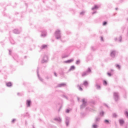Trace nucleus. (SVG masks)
I'll use <instances>...</instances> for the list:
<instances>
[{
	"instance_id": "nucleus-34",
	"label": "nucleus",
	"mask_w": 128,
	"mask_h": 128,
	"mask_svg": "<svg viewBox=\"0 0 128 128\" xmlns=\"http://www.w3.org/2000/svg\"><path fill=\"white\" fill-rule=\"evenodd\" d=\"M104 122H105V124H108L110 122L108 121V120H104Z\"/></svg>"
},
{
	"instance_id": "nucleus-37",
	"label": "nucleus",
	"mask_w": 128,
	"mask_h": 128,
	"mask_svg": "<svg viewBox=\"0 0 128 128\" xmlns=\"http://www.w3.org/2000/svg\"><path fill=\"white\" fill-rule=\"evenodd\" d=\"M106 24H108V22H103V26H106Z\"/></svg>"
},
{
	"instance_id": "nucleus-38",
	"label": "nucleus",
	"mask_w": 128,
	"mask_h": 128,
	"mask_svg": "<svg viewBox=\"0 0 128 128\" xmlns=\"http://www.w3.org/2000/svg\"><path fill=\"white\" fill-rule=\"evenodd\" d=\"M100 40L102 42H104V38H102V36L100 37Z\"/></svg>"
},
{
	"instance_id": "nucleus-19",
	"label": "nucleus",
	"mask_w": 128,
	"mask_h": 128,
	"mask_svg": "<svg viewBox=\"0 0 128 128\" xmlns=\"http://www.w3.org/2000/svg\"><path fill=\"white\" fill-rule=\"evenodd\" d=\"M84 86H88V82L87 81H84Z\"/></svg>"
},
{
	"instance_id": "nucleus-27",
	"label": "nucleus",
	"mask_w": 128,
	"mask_h": 128,
	"mask_svg": "<svg viewBox=\"0 0 128 128\" xmlns=\"http://www.w3.org/2000/svg\"><path fill=\"white\" fill-rule=\"evenodd\" d=\"M124 114L126 116V118H128V111H126L124 112Z\"/></svg>"
},
{
	"instance_id": "nucleus-29",
	"label": "nucleus",
	"mask_w": 128,
	"mask_h": 128,
	"mask_svg": "<svg viewBox=\"0 0 128 128\" xmlns=\"http://www.w3.org/2000/svg\"><path fill=\"white\" fill-rule=\"evenodd\" d=\"M116 68H118V70H120V66L118 64H116Z\"/></svg>"
},
{
	"instance_id": "nucleus-23",
	"label": "nucleus",
	"mask_w": 128,
	"mask_h": 128,
	"mask_svg": "<svg viewBox=\"0 0 128 128\" xmlns=\"http://www.w3.org/2000/svg\"><path fill=\"white\" fill-rule=\"evenodd\" d=\"M6 86H8V87L12 86V82H9L6 83Z\"/></svg>"
},
{
	"instance_id": "nucleus-17",
	"label": "nucleus",
	"mask_w": 128,
	"mask_h": 128,
	"mask_svg": "<svg viewBox=\"0 0 128 128\" xmlns=\"http://www.w3.org/2000/svg\"><path fill=\"white\" fill-rule=\"evenodd\" d=\"M75 68H76V67L74 66H70L69 70L70 72V70H74Z\"/></svg>"
},
{
	"instance_id": "nucleus-41",
	"label": "nucleus",
	"mask_w": 128,
	"mask_h": 128,
	"mask_svg": "<svg viewBox=\"0 0 128 128\" xmlns=\"http://www.w3.org/2000/svg\"><path fill=\"white\" fill-rule=\"evenodd\" d=\"M108 75L109 76H112V74L110 73H108Z\"/></svg>"
},
{
	"instance_id": "nucleus-2",
	"label": "nucleus",
	"mask_w": 128,
	"mask_h": 128,
	"mask_svg": "<svg viewBox=\"0 0 128 128\" xmlns=\"http://www.w3.org/2000/svg\"><path fill=\"white\" fill-rule=\"evenodd\" d=\"M114 98L116 102H118V100H120V95L118 94V92H114Z\"/></svg>"
},
{
	"instance_id": "nucleus-45",
	"label": "nucleus",
	"mask_w": 128,
	"mask_h": 128,
	"mask_svg": "<svg viewBox=\"0 0 128 128\" xmlns=\"http://www.w3.org/2000/svg\"><path fill=\"white\" fill-rule=\"evenodd\" d=\"M114 40H115L116 42V40H118V38H114Z\"/></svg>"
},
{
	"instance_id": "nucleus-25",
	"label": "nucleus",
	"mask_w": 128,
	"mask_h": 128,
	"mask_svg": "<svg viewBox=\"0 0 128 128\" xmlns=\"http://www.w3.org/2000/svg\"><path fill=\"white\" fill-rule=\"evenodd\" d=\"M47 46L44 44L40 48L41 50H44V48H46Z\"/></svg>"
},
{
	"instance_id": "nucleus-13",
	"label": "nucleus",
	"mask_w": 128,
	"mask_h": 128,
	"mask_svg": "<svg viewBox=\"0 0 128 128\" xmlns=\"http://www.w3.org/2000/svg\"><path fill=\"white\" fill-rule=\"evenodd\" d=\"M74 58L69 60H67L66 61H64V62L65 64H70V62H74Z\"/></svg>"
},
{
	"instance_id": "nucleus-43",
	"label": "nucleus",
	"mask_w": 128,
	"mask_h": 128,
	"mask_svg": "<svg viewBox=\"0 0 128 128\" xmlns=\"http://www.w3.org/2000/svg\"><path fill=\"white\" fill-rule=\"evenodd\" d=\"M96 14V12H94L92 13V14Z\"/></svg>"
},
{
	"instance_id": "nucleus-46",
	"label": "nucleus",
	"mask_w": 128,
	"mask_h": 128,
	"mask_svg": "<svg viewBox=\"0 0 128 128\" xmlns=\"http://www.w3.org/2000/svg\"><path fill=\"white\" fill-rule=\"evenodd\" d=\"M92 50H94V47H92Z\"/></svg>"
},
{
	"instance_id": "nucleus-48",
	"label": "nucleus",
	"mask_w": 128,
	"mask_h": 128,
	"mask_svg": "<svg viewBox=\"0 0 128 128\" xmlns=\"http://www.w3.org/2000/svg\"><path fill=\"white\" fill-rule=\"evenodd\" d=\"M46 78L47 80H48V76L46 77Z\"/></svg>"
},
{
	"instance_id": "nucleus-21",
	"label": "nucleus",
	"mask_w": 128,
	"mask_h": 128,
	"mask_svg": "<svg viewBox=\"0 0 128 128\" xmlns=\"http://www.w3.org/2000/svg\"><path fill=\"white\" fill-rule=\"evenodd\" d=\"M104 112L103 111H102L100 112V116H104Z\"/></svg>"
},
{
	"instance_id": "nucleus-52",
	"label": "nucleus",
	"mask_w": 128,
	"mask_h": 128,
	"mask_svg": "<svg viewBox=\"0 0 128 128\" xmlns=\"http://www.w3.org/2000/svg\"><path fill=\"white\" fill-rule=\"evenodd\" d=\"M127 20H128V18H127Z\"/></svg>"
},
{
	"instance_id": "nucleus-20",
	"label": "nucleus",
	"mask_w": 128,
	"mask_h": 128,
	"mask_svg": "<svg viewBox=\"0 0 128 128\" xmlns=\"http://www.w3.org/2000/svg\"><path fill=\"white\" fill-rule=\"evenodd\" d=\"M58 106H59L60 108L58 110V112H60V109L62 108V104H58Z\"/></svg>"
},
{
	"instance_id": "nucleus-24",
	"label": "nucleus",
	"mask_w": 128,
	"mask_h": 128,
	"mask_svg": "<svg viewBox=\"0 0 128 128\" xmlns=\"http://www.w3.org/2000/svg\"><path fill=\"white\" fill-rule=\"evenodd\" d=\"M96 86L97 90H100V86L97 83H96Z\"/></svg>"
},
{
	"instance_id": "nucleus-12",
	"label": "nucleus",
	"mask_w": 128,
	"mask_h": 128,
	"mask_svg": "<svg viewBox=\"0 0 128 128\" xmlns=\"http://www.w3.org/2000/svg\"><path fill=\"white\" fill-rule=\"evenodd\" d=\"M54 120L57 122H62V118L60 117H57L54 119Z\"/></svg>"
},
{
	"instance_id": "nucleus-10",
	"label": "nucleus",
	"mask_w": 128,
	"mask_h": 128,
	"mask_svg": "<svg viewBox=\"0 0 128 128\" xmlns=\"http://www.w3.org/2000/svg\"><path fill=\"white\" fill-rule=\"evenodd\" d=\"M30 104H32V101H30V100H26V104L27 108H30Z\"/></svg>"
},
{
	"instance_id": "nucleus-8",
	"label": "nucleus",
	"mask_w": 128,
	"mask_h": 128,
	"mask_svg": "<svg viewBox=\"0 0 128 128\" xmlns=\"http://www.w3.org/2000/svg\"><path fill=\"white\" fill-rule=\"evenodd\" d=\"M66 86V83H61L57 85V88H64Z\"/></svg>"
},
{
	"instance_id": "nucleus-31",
	"label": "nucleus",
	"mask_w": 128,
	"mask_h": 128,
	"mask_svg": "<svg viewBox=\"0 0 128 128\" xmlns=\"http://www.w3.org/2000/svg\"><path fill=\"white\" fill-rule=\"evenodd\" d=\"M80 64V60H77L76 62V64Z\"/></svg>"
},
{
	"instance_id": "nucleus-49",
	"label": "nucleus",
	"mask_w": 128,
	"mask_h": 128,
	"mask_svg": "<svg viewBox=\"0 0 128 128\" xmlns=\"http://www.w3.org/2000/svg\"><path fill=\"white\" fill-rule=\"evenodd\" d=\"M18 96H20V93H18Z\"/></svg>"
},
{
	"instance_id": "nucleus-14",
	"label": "nucleus",
	"mask_w": 128,
	"mask_h": 128,
	"mask_svg": "<svg viewBox=\"0 0 128 128\" xmlns=\"http://www.w3.org/2000/svg\"><path fill=\"white\" fill-rule=\"evenodd\" d=\"M41 36L44 38L46 36V30L42 31L41 34Z\"/></svg>"
},
{
	"instance_id": "nucleus-35",
	"label": "nucleus",
	"mask_w": 128,
	"mask_h": 128,
	"mask_svg": "<svg viewBox=\"0 0 128 128\" xmlns=\"http://www.w3.org/2000/svg\"><path fill=\"white\" fill-rule=\"evenodd\" d=\"M70 110L69 109H66V112L67 114H68V112H70Z\"/></svg>"
},
{
	"instance_id": "nucleus-16",
	"label": "nucleus",
	"mask_w": 128,
	"mask_h": 128,
	"mask_svg": "<svg viewBox=\"0 0 128 128\" xmlns=\"http://www.w3.org/2000/svg\"><path fill=\"white\" fill-rule=\"evenodd\" d=\"M119 122H120V126H122V124H124V120H120Z\"/></svg>"
},
{
	"instance_id": "nucleus-40",
	"label": "nucleus",
	"mask_w": 128,
	"mask_h": 128,
	"mask_svg": "<svg viewBox=\"0 0 128 128\" xmlns=\"http://www.w3.org/2000/svg\"><path fill=\"white\" fill-rule=\"evenodd\" d=\"M16 122V119H13L12 121V122Z\"/></svg>"
},
{
	"instance_id": "nucleus-3",
	"label": "nucleus",
	"mask_w": 128,
	"mask_h": 128,
	"mask_svg": "<svg viewBox=\"0 0 128 128\" xmlns=\"http://www.w3.org/2000/svg\"><path fill=\"white\" fill-rule=\"evenodd\" d=\"M90 72H92V70H90V68H88L86 72L82 73V76H86L88 75L89 74H90Z\"/></svg>"
},
{
	"instance_id": "nucleus-7",
	"label": "nucleus",
	"mask_w": 128,
	"mask_h": 128,
	"mask_svg": "<svg viewBox=\"0 0 128 128\" xmlns=\"http://www.w3.org/2000/svg\"><path fill=\"white\" fill-rule=\"evenodd\" d=\"M39 70H40V68H38V69H37V76L38 78V80L40 82H44V79H42V78L40 76L39 71H38Z\"/></svg>"
},
{
	"instance_id": "nucleus-51",
	"label": "nucleus",
	"mask_w": 128,
	"mask_h": 128,
	"mask_svg": "<svg viewBox=\"0 0 128 128\" xmlns=\"http://www.w3.org/2000/svg\"><path fill=\"white\" fill-rule=\"evenodd\" d=\"M116 10H118V8H116Z\"/></svg>"
},
{
	"instance_id": "nucleus-15",
	"label": "nucleus",
	"mask_w": 128,
	"mask_h": 128,
	"mask_svg": "<svg viewBox=\"0 0 128 128\" xmlns=\"http://www.w3.org/2000/svg\"><path fill=\"white\" fill-rule=\"evenodd\" d=\"M14 34H20V30H18V29H15L14 30Z\"/></svg>"
},
{
	"instance_id": "nucleus-36",
	"label": "nucleus",
	"mask_w": 128,
	"mask_h": 128,
	"mask_svg": "<svg viewBox=\"0 0 128 128\" xmlns=\"http://www.w3.org/2000/svg\"><path fill=\"white\" fill-rule=\"evenodd\" d=\"M80 14L81 16H83V14H84V12H80Z\"/></svg>"
},
{
	"instance_id": "nucleus-44",
	"label": "nucleus",
	"mask_w": 128,
	"mask_h": 128,
	"mask_svg": "<svg viewBox=\"0 0 128 128\" xmlns=\"http://www.w3.org/2000/svg\"><path fill=\"white\" fill-rule=\"evenodd\" d=\"M10 52H12V50H9V54H10Z\"/></svg>"
},
{
	"instance_id": "nucleus-4",
	"label": "nucleus",
	"mask_w": 128,
	"mask_h": 128,
	"mask_svg": "<svg viewBox=\"0 0 128 128\" xmlns=\"http://www.w3.org/2000/svg\"><path fill=\"white\" fill-rule=\"evenodd\" d=\"M82 104L80 106V108H84L86 106V105L88 104V102L84 99L82 100Z\"/></svg>"
},
{
	"instance_id": "nucleus-42",
	"label": "nucleus",
	"mask_w": 128,
	"mask_h": 128,
	"mask_svg": "<svg viewBox=\"0 0 128 128\" xmlns=\"http://www.w3.org/2000/svg\"><path fill=\"white\" fill-rule=\"evenodd\" d=\"M64 98H66V100H68V98L66 97V96H64Z\"/></svg>"
},
{
	"instance_id": "nucleus-26",
	"label": "nucleus",
	"mask_w": 128,
	"mask_h": 128,
	"mask_svg": "<svg viewBox=\"0 0 128 128\" xmlns=\"http://www.w3.org/2000/svg\"><path fill=\"white\" fill-rule=\"evenodd\" d=\"M78 88L79 90H80L81 92H82V87L78 85Z\"/></svg>"
},
{
	"instance_id": "nucleus-11",
	"label": "nucleus",
	"mask_w": 128,
	"mask_h": 128,
	"mask_svg": "<svg viewBox=\"0 0 128 128\" xmlns=\"http://www.w3.org/2000/svg\"><path fill=\"white\" fill-rule=\"evenodd\" d=\"M100 122V116L96 117L95 118L96 124H98V122Z\"/></svg>"
},
{
	"instance_id": "nucleus-50",
	"label": "nucleus",
	"mask_w": 128,
	"mask_h": 128,
	"mask_svg": "<svg viewBox=\"0 0 128 128\" xmlns=\"http://www.w3.org/2000/svg\"><path fill=\"white\" fill-rule=\"evenodd\" d=\"M78 100H80V98H78Z\"/></svg>"
},
{
	"instance_id": "nucleus-30",
	"label": "nucleus",
	"mask_w": 128,
	"mask_h": 128,
	"mask_svg": "<svg viewBox=\"0 0 128 128\" xmlns=\"http://www.w3.org/2000/svg\"><path fill=\"white\" fill-rule=\"evenodd\" d=\"M112 116L113 118H116L118 116V115L114 113L112 114Z\"/></svg>"
},
{
	"instance_id": "nucleus-22",
	"label": "nucleus",
	"mask_w": 128,
	"mask_h": 128,
	"mask_svg": "<svg viewBox=\"0 0 128 128\" xmlns=\"http://www.w3.org/2000/svg\"><path fill=\"white\" fill-rule=\"evenodd\" d=\"M97 8H98V6L96 5H95L94 7L92 8V10H97Z\"/></svg>"
},
{
	"instance_id": "nucleus-18",
	"label": "nucleus",
	"mask_w": 128,
	"mask_h": 128,
	"mask_svg": "<svg viewBox=\"0 0 128 128\" xmlns=\"http://www.w3.org/2000/svg\"><path fill=\"white\" fill-rule=\"evenodd\" d=\"M98 128V125L96 124H94L92 125V128Z\"/></svg>"
},
{
	"instance_id": "nucleus-1",
	"label": "nucleus",
	"mask_w": 128,
	"mask_h": 128,
	"mask_svg": "<svg viewBox=\"0 0 128 128\" xmlns=\"http://www.w3.org/2000/svg\"><path fill=\"white\" fill-rule=\"evenodd\" d=\"M60 30H58L55 32V38H56V40H60L62 38V36L60 35Z\"/></svg>"
},
{
	"instance_id": "nucleus-28",
	"label": "nucleus",
	"mask_w": 128,
	"mask_h": 128,
	"mask_svg": "<svg viewBox=\"0 0 128 128\" xmlns=\"http://www.w3.org/2000/svg\"><path fill=\"white\" fill-rule=\"evenodd\" d=\"M103 84L104 86H106L108 84V82H106V80L103 81Z\"/></svg>"
},
{
	"instance_id": "nucleus-9",
	"label": "nucleus",
	"mask_w": 128,
	"mask_h": 128,
	"mask_svg": "<svg viewBox=\"0 0 128 128\" xmlns=\"http://www.w3.org/2000/svg\"><path fill=\"white\" fill-rule=\"evenodd\" d=\"M66 126H68V124H70V118L68 117L66 118Z\"/></svg>"
},
{
	"instance_id": "nucleus-39",
	"label": "nucleus",
	"mask_w": 128,
	"mask_h": 128,
	"mask_svg": "<svg viewBox=\"0 0 128 128\" xmlns=\"http://www.w3.org/2000/svg\"><path fill=\"white\" fill-rule=\"evenodd\" d=\"M54 76H58V75L56 74V72H54Z\"/></svg>"
},
{
	"instance_id": "nucleus-33",
	"label": "nucleus",
	"mask_w": 128,
	"mask_h": 128,
	"mask_svg": "<svg viewBox=\"0 0 128 128\" xmlns=\"http://www.w3.org/2000/svg\"><path fill=\"white\" fill-rule=\"evenodd\" d=\"M68 58V55L62 56V58Z\"/></svg>"
},
{
	"instance_id": "nucleus-47",
	"label": "nucleus",
	"mask_w": 128,
	"mask_h": 128,
	"mask_svg": "<svg viewBox=\"0 0 128 128\" xmlns=\"http://www.w3.org/2000/svg\"><path fill=\"white\" fill-rule=\"evenodd\" d=\"M111 72H114V70H112V69H111Z\"/></svg>"
},
{
	"instance_id": "nucleus-32",
	"label": "nucleus",
	"mask_w": 128,
	"mask_h": 128,
	"mask_svg": "<svg viewBox=\"0 0 128 128\" xmlns=\"http://www.w3.org/2000/svg\"><path fill=\"white\" fill-rule=\"evenodd\" d=\"M122 36H120L119 38V42H122Z\"/></svg>"
},
{
	"instance_id": "nucleus-6",
	"label": "nucleus",
	"mask_w": 128,
	"mask_h": 128,
	"mask_svg": "<svg viewBox=\"0 0 128 128\" xmlns=\"http://www.w3.org/2000/svg\"><path fill=\"white\" fill-rule=\"evenodd\" d=\"M48 58L46 56H44L41 61L42 64H44V62H48Z\"/></svg>"
},
{
	"instance_id": "nucleus-5",
	"label": "nucleus",
	"mask_w": 128,
	"mask_h": 128,
	"mask_svg": "<svg viewBox=\"0 0 128 128\" xmlns=\"http://www.w3.org/2000/svg\"><path fill=\"white\" fill-rule=\"evenodd\" d=\"M116 54L117 52L115 50H112L110 51V56L111 58H114L116 57Z\"/></svg>"
}]
</instances>
